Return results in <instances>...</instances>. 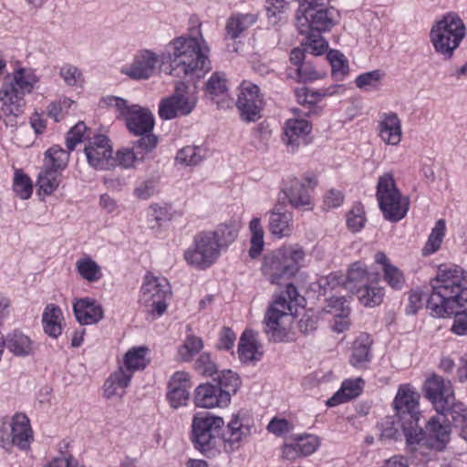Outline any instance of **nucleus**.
I'll return each mask as SVG.
<instances>
[{
	"mask_svg": "<svg viewBox=\"0 0 467 467\" xmlns=\"http://www.w3.org/2000/svg\"><path fill=\"white\" fill-rule=\"evenodd\" d=\"M210 47L200 29L195 35L172 39L161 55L162 62L170 65V75L182 78L201 77L210 69Z\"/></svg>",
	"mask_w": 467,
	"mask_h": 467,
	"instance_id": "obj_1",
	"label": "nucleus"
},
{
	"mask_svg": "<svg viewBox=\"0 0 467 467\" xmlns=\"http://www.w3.org/2000/svg\"><path fill=\"white\" fill-rule=\"evenodd\" d=\"M427 308L438 317L451 315L467 302V271L458 265L439 268Z\"/></svg>",
	"mask_w": 467,
	"mask_h": 467,
	"instance_id": "obj_2",
	"label": "nucleus"
},
{
	"mask_svg": "<svg viewBox=\"0 0 467 467\" xmlns=\"http://www.w3.org/2000/svg\"><path fill=\"white\" fill-rule=\"evenodd\" d=\"M5 60L0 58V118L6 125L16 127V118L23 112L25 95L31 93L39 78L30 68L20 67L5 74Z\"/></svg>",
	"mask_w": 467,
	"mask_h": 467,
	"instance_id": "obj_3",
	"label": "nucleus"
},
{
	"mask_svg": "<svg viewBox=\"0 0 467 467\" xmlns=\"http://www.w3.org/2000/svg\"><path fill=\"white\" fill-rule=\"evenodd\" d=\"M306 256L305 249L298 244L283 245L264 255L262 274L272 285H280L297 274Z\"/></svg>",
	"mask_w": 467,
	"mask_h": 467,
	"instance_id": "obj_4",
	"label": "nucleus"
},
{
	"mask_svg": "<svg viewBox=\"0 0 467 467\" xmlns=\"http://www.w3.org/2000/svg\"><path fill=\"white\" fill-rule=\"evenodd\" d=\"M423 430L419 422L412 421L404 434L406 444L411 451L419 449L442 451L451 440V419L447 411H436Z\"/></svg>",
	"mask_w": 467,
	"mask_h": 467,
	"instance_id": "obj_5",
	"label": "nucleus"
},
{
	"mask_svg": "<svg viewBox=\"0 0 467 467\" xmlns=\"http://www.w3.org/2000/svg\"><path fill=\"white\" fill-rule=\"evenodd\" d=\"M466 26L457 13L449 12L435 21L430 30L434 51L443 59H451L466 36Z\"/></svg>",
	"mask_w": 467,
	"mask_h": 467,
	"instance_id": "obj_6",
	"label": "nucleus"
},
{
	"mask_svg": "<svg viewBox=\"0 0 467 467\" xmlns=\"http://www.w3.org/2000/svg\"><path fill=\"white\" fill-rule=\"evenodd\" d=\"M298 292L292 284L273 302L265 317V332L269 340L274 342L285 341L288 337L290 324L293 320V304L296 301Z\"/></svg>",
	"mask_w": 467,
	"mask_h": 467,
	"instance_id": "obj_7",
	"label": "nucleus"
},
{
	"mask_svg": "<svg viewBox=\"0 0 467 467\" xmlns=\"http://www.w3.org/2000/svg\"><path fill=\"white\" fill-rule=\"evenodd\" d=\"M419 399L420 395L410 385L404 384L399 388L393 402L398 420L393 422L394 428L384 430L383 436L399 440L407 432L412 421L419 422Z\"/></svg>",
	"mask_w": 467,
	"mask_h": 467,
	"instance_id": "obj_8",
	"label": "nucleus"
},
{
	"mask_svg": "<svg viewBox=\"0 0 467 467\" xmlns=\"http://www.w3.org/2000/svg\"><path fill=\"white\" fill-rule=\"evenodd\" d=\"M376 197L386 220L399 222L409 210V201L399 190L392 172H384L378 179Z\"/></svg>",
	"mask_w": 467,
	"mask_h": 467,
	"instance_id": "obj_9",
	"label": "nucleus"
},
{
	"mask_svg": "<svg viewBox=\"0 0 467 467\" xmlns=\"http://www.w3.org/2000/svg\"><path fill=\"white\" fill-rule=\"evenodd\" d=\"M222 252L211 230H205L193 236L192 244L184 251L183 258L189 265L205 270L217 262Z\"/></svg>",
	"mask_w": 467,
	"mask_h": 467,
	"instance_id": "obj_10",
	"label": "nucleus"
},
{
	"mask_svg": "<svg viewBox=\"0 0 467 467\" xmlns=\"http://www.w3.org/2000/svg\"><path fill=\"white\" fill-rule=\"evenodd\" d=\"M171 296V285L164 277L148 273L143 279L139 303L146 311L161 317L167 310V298Z\"/></svg>",
	"mask_w": 467,
	"mask_h": 467,
	"instance_id": "obj_11",
	"label": "nucleus"
},
{
	"mask_svg": "<svg viewBox=\"0 0 467 467\" xmlns=\"http://www.w3.org/2000/svg\"><path fill=\"white\" fill-rule=\"evenodd\" d=\"M338 14L333 7L299 6L296 15V26L300 34L326 32L337 21Z\"/></svg>",
	"mask_w": 467,
	"mask_h": 467,
	"instance_id": "obj_12",
	"label": "nucleus"
},
{
	"mask_svg": "<svg viewBox=\"0 0 467 467\" xmlns=\"http://www.w3.org/2000/svg\"><path fill=\"white\" fill-rule=\"evenodd\" d=\"M224 425L223 418L209 414H196L192 422V442L202 452L210 451L218 441L222 428Z\"/></svg>",
	"mask_w": 467,
	"mask_h": 467,
	"instance_id": "obj_13",
	"label": "nucleus"
},
{
	"mask_svg": "<svg viewBox=\"0 0 467 467\" xmlns=\"http://www.w3.org/2000/svg\"><path fill=\"white\" fill-rule=\"evenodd\" d=\"M317 184L314 176L296 178L288 176L283 182L282 192L288 203L295 209L311 211L314 208L310 190Z\"/></svg>",
	"mask_w": 467,
	"mask_h": 467,
	"instance_id": "obj_14",
	"label": "nucleus"
},
{
	"mask_svg": "<svg viewBox=\"0 0 467 467\" xmlns=\"http://www.w3.org/2000/svg\"><path fill=\"white\" fill-rule=\"evenodd\" d=\"M424 392L436 411L451 413L454 406L462 404V402L456 401L451 380L436 374L425 380Z\"/></svg>",
	"mask_w": 467,
	"mask_h": 467,
	"instance_id": "obj_15",
	"label": "nucleus"
},
{
	"mask_svg": "<svg viewBox=\"0 0 467 467\" xmlns=\"http://www.w3.org/2000/svg\"><path fill=\"white\" fill-rule=\"evenodd\" d=\"M236 107L243 120L250 122L259 119L264 99L258 86L250 81H243L239 87Z\"/></svg>",
	"mask_w": 467,
	"mask_h": 467,
	"instance_id": "obj_16",
	"label": "nucleus"
},
{
	"mask_svg": "<svg viewBox=\"0 0 467 467\" xmlns=\"http://www.w3.org/2000/svg\"><path fill=\"white\" fill-rule=\"evenodd\" d=\"M87 161L96 170H110L116 166L109 140L105 135H97L89 139L84 148Z\"/></svg>",
	"mask_w": 467,
	"mask_h": 467,
	"instance_id": "obj_17",
	"label": "nucleus"
},
{
	"mask_svg": "<svg viewBox=\"0 0 467 467\" xmlns=\"http://www.w3.org/2000/svg\"><path fill=\"white\" fill-rule=\"evenodd\" d=\"M158 144V139L156 136H146L140 138L133 142L132 149L123 148L117 152L115 159L116 164L124 167L130 168L144 161L145 156L151 152Z\"/></svg>",
	"mask_w": 467,
	"mask_h": 467,
	"instance_id": "obj_18",
	"label": "nucleus"
},
{
	"mask_svg": "<svg viewBox=\"0 0 467 467\" xmlns=\"http://www.w3.org/2000/svg\"><path fill=\"white\" fill-rule=\"evenodd\" d=\"M126 126L130 133L140 138L155 136L151 131L154 128V118L151 112L140 105H131L127 115Z\"/></svg>",
	"mask_w": 467,
	"mask_h": 467,
	"instance_id": "obj_19",
	"label": "nucleus"
},
{
	"mask_svg": "<svg viewBox=\"0 0 467 467\" xmlns=\"http://www.w3.org/2000/svg\"><path fill=\"white\" fill-rule=\"evenodd\" d=\"M251 435V426L244 418L234 415L222 434L224 449L227 451L238 450L243 441Z\"/></svg>",
	"mask_w": 467,
	"mask_h": 467,
	"instance_id": "obj_20",
	"label": "nucleus"
},
{
	"mask_svg": "<svg viewBox=\"0 0 467 467\" xmlns=\"http://www.w3.org/2000/svg\"><path fill=\"white\" fill-rule=\"evenodd\" d=\"M192 387L191 377L185 371H177L170 379L167 400L173 409H178L187 404Z\"/></svg>",
	"mask_w": 467,
	"mask_h": 467,
	"instance_id": "obj_21",
	"label": "nucleus"
},
{
	"mask_svg": "<svg viewBox=\"0 0 467 467\" xmlns=\"http://www.w3.org/2000/svg\"><path fill=\"white\" fill-rule=\"evenodd\" d=\"M377 131L379 139L389 146H398L402 140L401 120L392 111L384 112L378 121Z\"/></svg>",
	"mask_w": 467,
	"mask_h": 467,
	"instance_id": "obj_22",
	"label": "nucleus"
},
{
	"mask_svg": "<svg viewBox=\"0 0 467 467\" xmlns=\"http://www.w3.org/2000/svg\"><path fill=\"white\" fill-rule=\"evenodd\" d=\"M158 58V55L152 51H140L132 63L122 69V73L133 79H148L155 70Z\"/></svg>",
	"mask_w": 467,
	"mask_h": 467,
	"instance_id": "obj_23",
	"label": "nucleus"
},
{
	"mask_svg": "<svg viewBox=\"0 0 467 467\" xmlns=\"http://www.w3.org/2000/svg\"><path fill=\"white\" fill-rule=\"evenodd\" d=\"M197 98L170 96L163 99L159 105V115L162 119H172L189 115L196 106Z\"/></svg>",
	"mask_w": 467,
	"mask_h": 467,
	"instance_id": "obj_24",
	"label": "nucleus"
},
{
	"mask_svg": "<svg viewBox=\"0 0 467 467\" xmlns=\"http://www.w3.org/2000/svg\"><path fill=\"white\" fill-rule=\"evenodd\" d=\"M312 126L303 119H289L285 121L283 134L284 143L295 151L299 145L306 142Z\"/></svg>",
	"mask_w": 467,
	"mask_h": 467,
	"instance_id": "obj_25",
	"label": "nucleus"
},
{
	"mask_svg": "<svg viewBox=\"0 0 467 467\" xmlns=\"http://www.w3.org/2000/svg\"><path fill=\"white\" fill-rule=\"evenodd\" d=\"M73 312L81 325L97 324L104 317L101 305L89 297L76 299L73 303Z\"/></svg>",
	"mask_w": 467,
	"mask_h": 467,
	"instance_id": "obj_26",
	"label": "nucleus"
},
{
	"mask_svg": "<svg viewBox=\"0 0 467 467\" xmlns=\"http://www.w3.org/2000/svg\"><path fill=\"white\" fill-rule=\"evenodd\" d=\"M194 403L197 407L212 409L226 407L229 398L217 386L202 384L195 390Z\"/></svg>",
	"mask_w": 467,
	"mask_h": 467,
	"instance_id": "obj_27",
	"label": "nucleus"
},
{
	"mask_svg": "<svg viewBox=\"0 0 467 467\" xmlns=\"http://www.w3.org/2000/svg\"><path fill=\"white\" fill-rule=\"evenodd\" d=\"M268 229L278 239L290 236L294 231L293 213L275 206L269 212Z\"/></svg>",
	"mask_w": 467,
	"mask_h": 467,
	"instance_id": "obj_28",
	"label": "nucleus"
},
{
	"mask_svg": "<svg viewBox=\"0 0 467 467\" xmlns=\"http://www.w3.org/2000/svg\"><path fill=\"white\" fill-rule=\"evenodd\" d=\"M346 302L343 296L331 297L327 306V312L334 317L332 327L338 333L346 331L350 326V308Z\"/></svg>",
	"mask_w": 467,
	"mask_h": 467,
	"instance_id": "obj_29",
	"label": "nucleus"
},
{
	"mask_svg": "<svg viewBox=\"0 0 467 467\" xmlns=\"http://www.w3.org/2000/svg\"><path fill=\"white\" fill-rule=\"evenodd\" d=\"M130 372L125 371L123 367H119L106 379L103 386L104 397L111 399L113 397L122 398L125 394V389L131 380Z\"/></svg>",
	"mask_w": 467,
	"mask_h": 467,
	"instance_id": "obj_30",
	"label": "nucleus"
},
{
	"mask_svg": "<svg viewBox=\"0 0 467 467\" xmlns=\"http://www.w3.org/2000/svg\"><path fill=\"white\" fill-rule=\"evenodd\" d=\"M5 347L16 357H26L35 352L34 341L21 331L15 330L4 339Z\"/></svg>",
	"mask_w": 467,
	"mask_h": 467,
	"instance_id": "obj_31",
	"label": "nucleus"
},
{
	"mask_svg": "<svg viewBox=\"0 0 467 467\" xmlns=\"http://www.w3.org/2000/svg\"><path fill=\"white\" fill-rule=\"evenodd\" d=\"M372 339L368 334L359 335L352 345V352L349 358L350 364L358 368H363L371 359L370 348Z\"/></svg>",
	"mask_w": 467,
	"mask_h": 467,
	"instance_id": "obj_32",
	"label": "nucleus"
},
{
	"mask_svg": "<svg viewBox=\"0 0 467 467\" xmlns=\"http://www.w3.org/2000/svg\"><path fill=\"white\" fill-rule=\"evenodd\" d=\"M364 386L361 378L348 379L342 382L341 388L327 401L328 407H335L338 404L348 402L358 397Z\"/></svg>",
	"mask_w": 467,
	"mask_h": 467,
	"instance_id": "obj_33",
	"label": "nucleus"
},
{
	"mask_svg": "<svg viewBox=\"0 0 467 467\" xmlns=\"http://www.w3.org/2000/svg\"><path fill=\"white\" fill-rule=\"evenodd\" d=\"M375 262L382 266L384 280L395 290H400L405 284L403 273L394 265L383 252H378L375 254Z\"/></svg>",
	"mask_w": 467,
	"mask_h": 467,
	"instance_id": "obj_34",
	"label": "nucleus"
},
{
	"mask_svg": "<svg viewBox=\"0 0 467 467\" xmlns=\"http://www.w3.org/2000/svg\"><path fill=\"white\" fill-rule=\"evenodd\" d=\"M12 442L20 449H26L32 440L29 420L25 414H16L12 420Z\"/></svg>",
	"mask_w": 467,
	"mask_h": 467,
	"instance_id": "obj_35",
	"label": "nucleus"
},
{
	"mask_svg": "<svg viewBox=\"0 0 467 467\" xmlns=\"http://www.w3.org/2000/svg\"><path fill=\"white\" fill-rule=\"evenodd\" d=\"M63 314L59 306L49 304L47 305L42 315L43 329L47 335L57 338L62 333Z\"/></svg>",
	"mask_w": 467,
	"mask_h": 467,
	"instance_id": "obj_36",
	"label": "nucleus"
},
{
	"mask_svg": "<svg viewBox=\"0 0 467 467\" xmlns=\"http://www.w3.org/2000/svg\"><path fill=\"white\" fill-rule=\"evenodd\" d=\"M148 354L149 348L145 346L130 348L124 356L122 367L125 371L130 372L131 376H133L134 372L144 369L149 364Z\"/></svg>",
	"mask_w": 467,
	"mask_h": 467,
	"instance_id": "obj_37",
	"label": "nucleus"
},
{
	"mask_svg": "<svg viewBox=\"0 0 467 467\" xmlns=\"http://www.w3.org/2000/svg\"><path fill=\"white\" fill-rule=\"evenodd\" d=\"M369 273L366 265L360 261L353 263L347 273L345 281L342 285L351 293H355L360 284L368 280Z\"/></svg>",
	"mask_w": 467,
	"mask_h": 467,
	"instance_id": "obj_38",
	"label": "nucleus"
},
{
	"mask_svg": "<svg viewBox=\"0 0 467 467\" xmlns=\"http://www.w3.org/2000/svg\"><path fill=\"white\" fill-rule=\"evenodd\" d=\"M216 243L222 251H225L238 236L239 228L234 222L219 224L216 229L211 230Z\"/></svg>",
	"mask_w": 467,
	"mask_h": 467,
	"instance_id": "obj_39",
	"label": "nucleus"
},
{
	"mask_svg": "<svg viewBox=\"0 0 467 467\" xmlns=\"http://www.w3.org/2000/svg\"><path fill=\"white\" fill-rule=\"evenodd\" d=\"M59 183L60 171L44 165L36 181L39 191L43 192L46 195H50L57 189Z\"/></svg>",
	"mask_w": 467,
	"mask_h": 467,
	"instance_id": "obj_40",
	"label": "nucleus"
},
{
	"mask_svg": "<svg viewBox=\"0 0 467 467\" xmlns=\"http://www.w3.org/2000/svg\"><path fill=\"white\" fill-rule=\"evenodd\" d=\"M238 355L243 362L259 359L261 354L252 332L245 331L240 337Z\"/></svg>",
	"mask_w": 467,
	"mask_h": 467,
	"instance_id": "obj_41",
	"label": "nucleus"
},
{
	"mask_svg": "<svg viewBox=\"0 0 467 467\" xmlns=\"http://www.w3.org/2000/svg\"><path fill=\"white\" fill-rule=\"evenodd\" d=\"M256 21V17L251 14L236 15L230 17L226 24V33L232 38H237L244 31L248 29Z\"/></svg>",
	"mask_w": 467,
	"mask_h": 467,
	"instance_id": "obj_42",
	"label": "nucleus"
},
{
	"mask_svg": "<svg viewBox=\"0 0 467 467\" xmlns=\"http://www.w3.org/2000/svg\"><path fill=\"white\" fill-rule=\"evenodd\" d=\"M358 300L365 306L374 307L379 306L384 297V288L378 285H363L355 292Z\"/></svg>",
	"mask_w": 467,
	"mask_h": 467,
	"instance_id": "obj_43",
	"label": "nucleus"
},
{
	"mask_svg": "<svg viewBox=\"0 0 467 467\" xmlns=\"http://www.w3.org/2000/svg\"><path fill=\"white\" fill-rule=\"evenodd\" d=\"M249 231L251 233L249 255L255 258L261 254L265 245V231L260 218L255 217L250 221Z\"/></svg>",
	"mask_w": 467,
	"mask_h": 467,
	"instance_id": "obj_44",
	"label": "nucleus"
},
{
	"mask_svg": "<svg viewBox=\"0 0 467 467\" xmlns=\"http://www.w3.org/2000/svg\"><path fill=\"white\" fill-rule=\"evenodd\" d=\"M206 155V150L200 146H185L176 155V161L185 166H195L201 163Z\"/></svg>",
	"mask_w": 467,
	"mask_h": 467,
	"instance_id": "obj_45",
	"label": "nucleus"
},
{
	"mask_svg": "<svg viewBox=\"0 0 467 467\" xmlns=\"http://www.w3.org/2000/svg\"><path fill=\"white\" fill-rule=\"evenodd\" d=\"M217 381L218 389L222 390L223 394L227 395L229 401L231 400V396L236 393L241 385L239 376L230 369L223 370L219 374Z\"/></svg>",
	"mask_w": 467,
	"mask_h": 467,
	"instance_id": "obj_46",
	"label": "nucleus"
},
{
	"mask_svg": "<svg viewBox=\"0 0 467 467\" xmlns=\"http://www.w3.org/2000/svg\"><path fill=\"white\" fill-rule=\"evenodd\" d=\"M76 267L80 276L88 282H97L102 277L100 266L90 257L79 259Z\"/></svg>",
	"mask_w": 467,
	"mask_h": 467,
	"instance_id": "obj_47",
	"label": "nucleus"
},
{
	"mask_svg": "<svg viewBox=\"0 0 467 467\" xmlns=\"http://www.w3.org/2000/svg\"><path fill=\"white\" fill-rule=\"evenodd\" d=\"M45 166L57 171L64 170L68 162L69 154L59 146H53L46 151Z\"/></svg>",
	"mask_w": 467,
	"mask_h": 467,
	"instance_id": "obj_48",
	"label": "nucleus"
},
{
	"mask_svg": "<svg viewBox=\"0 0 467 467\" xmlns=\"http://www.w3.org/2000/svg\"><path fill=\"white\" fill-rule=\"evenodd\" d=\"M321 32H309L305 33L306 38L302 42V46L305 47L306 53L318 56L323 54L327 48V43L324 37L320 35Z\"/></svg>",
	"mask_w": 467,
	"mask_h": 467,
	"instance_id": "obj_49",
	"label": "nucleus"
},
{
	"mask_svg": "<svg viewBox=\"0 0 467 467\" xmlns=\"http://www.w3.org/2000/svg\"><path fill=\"white\" fill-rule=\"evenodd\" d=\"M445 222L443 220H439L436 223L423 248V254H431L440 249L445 234Z\"/></svg>",
	"mask_w": 467,
	"mask_h": 467,
	"instance_id": "obj_50",
	"label": "nucleus"
},
{
	"mask_svg": "<svg viewBox=\"0 0 467 467\" xmlns=\"http://www.w3.org/2000/svg\"><path fill=\"white\" fill-rule=\"evenodd\" d=\"M203 348L202 339L199 337L189 336L182 346L178 349L179 357L182 361H190L194 355Z\"/></svg>",
	"mask_w": 467,
	"mask_h": 467,
	"instance_id": "obj_51",
	"label": "nucleus"
},
{
	"mask_svg": "<svg viewBox=\"0 0 467 467\" xmlns=\"http://www.w3.org/2000/svg\"><path fill=\"white\" fill-rule=\"evenodd\" d=\"M366 221L364 207L361 203L354 204L347 213V225L351 232H359Z\"/></svg>",
	"mask_w": 467,
	"mask_h": 467,
	"instance_id": "obj_52",
	"label": "nucleus"
},
{
	"mask_svg": "<svg viewBox=\"0 0 467 467\" xmlns=\"http://www.w3.org/2000/svg\"><path fill=\"white\" fill-rule=\"evenodd\" d=\"M14 191L22 199H28L33 192L32 182L30 178L21 170H16L14 177Z\"/></svg>",
	"mask_w": 467,
	"mask_h": 467,
	"instance_id": "obj_53",
	"label": "nucleus"
},
{
	"mask_svg": "<svg viewBox=\"0 0 467 467\" xmlns=\"http://www.w3.org/2000/svg\"><path fill=\"white\" fill-rule=\"evenodd\" d=\"M382 74L379 70H373L359 75L355 83L357 87L365 91H371L378 88Z\"/></svg>",
	"mask_w": 467,
	"mask_h": 467,
	"instance_id": "obj_54",
	"label": "nucleus"
},
{
	"mask_svg": "<svg viewBox=\"0 0 467 467\" xmlns=\"http://www.w3.org/2000/svg\"><path fill=\"white\" fill-rule=\"evenodd\" d=\"M293 439L296 441L298 446L297 450L302 456H307L314 453L319 446V440L314 435H296Z\"/></svg>",
	"mask_w": 467,
	"mask_h": 467,
	"instance_id": "obj_55",
	"label": "nucleus"
},
{
	"mask_svg": "<svg viewBox=\"0 0 467 467\" xmlns=\"http://www.w3.org/2000/svg\"><path fill=\"white\" fill-rule=\"evenodd\" d=\"M451 410L450 413L451 422L461 429L460 435L467 441V407L462 403Z\"/></svg>",
	"mask_w": 467,
	"mask_h": 467,
	"instance_id": "obj_56",
	"label": "nucleus"
},
{
	"mask_svg": "<svg viewBox=\"0 0 467 467\" xmlns=\"http://www.w3.org/2000/svg\"><path fill=\"white\" fill-rule=\"evenodd\" d=\"M327 58L331 65L332 73L336 77H344L348 72V66L343 54L337 50H330Z\"/></svg>",
	"mask_w": 467,
	"mask_h": 467,
	"instance_id": "obj_57",
	"label": "nucleus"
},
{
	"mask_svg": "<svg viewBox=\"0 0 467 467\" xmlns=\"http://www.w3.org/2000/svg\"><path fill=\"white\" fill-rule=\"evenodd\" d=\"M227 80L225 75L221 72L213 73L206 84V91L212 96H219L227 91Z\"/></svg>",
	"mask_w": 467,
	"mask_h": 467,
	"instance_id": "obj_58",
	"label": "nucleus"
},
{
	"mask_svg": "<svg viewBox=\"0 0 467 467\" xmlns=\"http://www.w3.org/2000/svg\"><path fill=\"white\" fill-rule=\"evenodd\" d=\"M286 3L284 0H269L265 9L270 22L275 25L284 18Z\"/></svg>",
	"mask_w": 467,
	"mask_h": 467,
	"instance_id": "obj_59",
	"label": "nucleus"
},
{
	"mask_svg": "<svg viewBox=\"0 0 467 467\" xmlns=\"http://www.w3.org/2000/svg\"><path fill=\"white\" fill-rule=\"evenodd\" d=\"M101 103L109 108L114 109L121 117L126 119L130 112L131 105H128L126 99L115 96H106L101 99Z\"/></svg>",
	"mask_w": 467,
	"mask_h": 467,
	"instance_id": "obj_60",
	"label": "nucleus"
},
{
	"mask_svg": "<svg viewBox=\"0 0 467 467\" xmlns=\"http://www.w3.org/2000/svg\"><path fill=\"white\" fill-rule=\"evenodd\" d=\"M195 369L204 376L211 377L216 373L217 367L210 354L204 352L195 361Z\"/></svg>",
	"mask_w": 467,
	"mask_h": 467,
	"instance_id": "obj_61",
	"label": "nucleus"
},
{
	"mask_svg": "<svg viewBox=\"0 0 467 467\" xmlns=\"http://www.w3.org/2000/svg\"><path fill=\"white\" fill-rule=\"evenodd\" d=\"M87 127L84 122L77 123L67 133V147L68 150H73L76 145L82 141Z\"/></svg>",
	"mask_w": 467,
	"mask_h": 467,
	"instance_id": "obj_62",
	"label": "nucleus"
},
{
	"mask_svg": "<svg viewBox=\"0 0 467 467\" xmlns=\"http://www.w3.org/2000/svg\"><path fill=\"white\" fill-rule=\"evenodd\" d=\"M343 202L344 194L339 190L330 189L324 194L323 207L325 210L337 208Z\"/></svg>",
	"mask_w": 467,
	"mask_h": 467,
	"instance_id": "obj_63",
	"label": "nucleus"
},
{
	"mask_svg": "<svg viewBox=\"0 0 467 467\" xmlns=\"http://www.w3.org/2000/svg\"><path fill=\"white\" fill-rule=\"evenodd\" d=\"M293 426L288 420L279 418L272 419L267 425L268 431L276 436H282L290 432Z\"/></svg>",
	"mask_w": 467,
	"mask_h": 467,
	"instance_id": "obj_64",
	"label": "nucleus"
}]
</instances>
